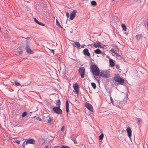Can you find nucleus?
Instances as JSON below:
<instances>
[{
  "instance_id": "45",
  "label": "nucleus",
  "mask_w": 148,
  "mask_h": 148,
  "mask_svg": "<svg viewBox=\"0 0 148 148\" xmlns=\"http://www.w3.org/2000/svg\"><path fill=\"white\" fill-rule=\"evenodd\" d=\"M44 148H49V147L47 146H45Z\"/></svg>"
},
{
  "instance_id": "21",
  "label": "nucleus",
  "mask_w": 148,
  "mask_h": 148,
  "mask_svg": "<svg viewBox=\"0 0 148 148\" xmlns=\"http://www.w3.org/2000/svg\"><path fill=\"white\" fill-rule=\"evenodd\" d=\"M56 25L60 27L61 28L62 27H61V25H60L59 23V22L58 20L57 19H56Z\"/></svg>"
},
{
  "instance_id": "42",
  "label": "nucleus",
  "mask_w": 148,
  "mask_h": 148,
  "mask_svg": "<svg viewBox=\"0 0 148 148\" xmlns=\"http://www.w3.org/2000/svg\"><path fill=\"white\" fill-rule=\"evenodd\" d=\"M23 53V51H18V53L19 54H22Z\"/></svg>"
},
{
  "instance_id": "8",
  "label": "nucleus",
  "mask_w": 148,
  "mask_h": 148,
  "mask_svg": "<svg viewBox=\"0 0 148 148\" xmlns=\"http://www.w3.org/2000/svg\"><path fill=\"white\" fill-rule=\"evenodd\" d=\"M35 143V141L34 140L32 139H27L25 141V145H27L28 144H34Z\"/></svg>"
},
{
  "instance_id": "40",
  "label": "nucleus",
  "mask_w": 148,
  "mask_h": 148,
  "mask_svg": "<svg viewBox=\"0 0 148 148\" xmlns=\"http://www.w3.org/2000/svg\"><path fill=\"white\" fill-rule=\"evenodd\" d=\"M66 15L67 18H68L69 17V13L68 12H67L66 13Z\"/></svg>"
},
{
  "instance_id": "50",
  "label": "nucleus",
  "mask_w": 148,
  "mask_h": 148,
  "mask_svg": "<svg viewBox=\"0 0 148 148\" xmlns=\"http://www.w3.org/2000/svg\"><path fill=\"white\" fill-rule=\"evenodd\" d=\"M147 26H148V22L147 23Z\"/></svg>"
},
{
  "instance_id": "16",
  "label": "nucleus",
  "mask_w": 148,
  "mask_h": 148,
  "mask_svg": "<svg viewBox=\"0 0 148 148\" xmlns=\"http://www.w3.org/2000/svg\"><path fill=\"white\" fill-rule=\"evenodd\" d=\"M142 37V34H138L136 36V38L137 40H138L141 39Z\"/></svg>"
},
{
  "instance_id": "48",
  "label": "nucleus",
  "mask_w": 148,
  "mask_h": 148,
  "mask_svg": "<svg viewBox=\"0 0 148 148\" xmlns=\"http://www.w3.org/2000/svg\"><path fill=\"white\" fill-rule=\"evenodd\" d=\"M60 147V146H56V147Z\"/></svg>"
},
{
  "instance_id": "25",
  "label": "nucleus",
  "mask_w": 148,
  "mask_h": 148,
  "mask_svg": "<svg viewBox=\"0 0 148 148\" xmlns=\"http://www.w3.org/2000/svg\"><path fill=\"white\" fill-rule=\"evenodd\" d=\"M75 45L77 46L78 47H79L80 46V44L79 42H76L75 43Z\"/></svg>"
},
{
  "instance_id": "7",
  "label": "nucleus",
  "mask_w": 148,
  "mask_h": 148,
  "mask_svg": "<svg viewBox=\"0 0 148 148\" xmlns=\"http://www.w3.org/2000/svg\"><path fill=\"white\" fill-rule=\"evenodd\" d=\"M77 10H74L72 12L70 15V19L71 20H72L74 19Z\"/></svg>"
},
{
  "instance_id": "1",
  "label": "nucleus",
  "mask_w": 148,
  "mask_h": 148,
  "mask_svg": "<svg viewBox=\"0 0 148 148\" xmlns=\"http://www.w3.org/2000/svg\"><path fill=\"white\" fill-rule=\"evenodd\" d=\"M90 69L94 75L96 76L99 75L100 71L98 67L95 64H93L90 66Z\"/></svg>"
},
{
  "instance_id": "24",
  "label": "nucleus",
  "mask_w": 148,
  "mask_h": 148,
  "mask_svg": "<svg viewBox=\"0 0 148 148\" xmlns=\"http://www.w3.org/2000/svg\"><path fill=\"white\" fill-rule=\"evenodd\" d=\"M103 134H101L99 137V140H102L103 139Z\"/></svg>"
},
{
  "instance_id": "9",
  "label": "nucleus",
  "mask_w": 148,
  "mask_h": 148,
  "mask_svg": "<svg viewBox=\"0 0 148 148\" xmlns=\"http://www.w3.org/2000/svg\"><path fill=\"white\" fill-rule=\"evenodd\" d=\"M73 87L75 92L77 94L79 92V87L78 84L77 83H76L75 84H74L73 85Z\"/></svg>"
},
{
  "instance_id": "52",
  "label": "nucleus",
  "mask_w": 148,
  "mask_h": 148,
  "mask_svg": "<svg viewBox=\"0 0 148 148\" xmlns=\"http://www.w3.org/2000/svg\"><path fill=\"white\" fill-rule=\"evenodd\" d=\"M1 29V28H0V30Z\"/></svg>"
},
{
  "instance_id": "49",
  "label": "nucleus",
  "mask_w": 148,
  "mask_h": 148,
  "mask_svg": "<svg viewBox=\"0 0 148 148\" xmlns=\"http://www.w3.org/2000/svg\"><path fill=\"white\" fill-rule=\"evenodd\" d=\"M29 37H27V39H29Z\"/></svg>"
},
{
  "instance_id": "11",
  "label": "nucleus",
  "mask_w": 148,
  "mask_h": 148,
  "mask_svg": "<svg viewBox=\"0 0 148 148\" xmlns=\"http://www.w3.org/2000/svg\"><path fill=\"white\" fill-rule=\"evenodd\" d=\"M93 46L95 48L100 47V48H102L103 47V45L100 42L95 43L94 44Z\"/></svg>"
},
{
  "instance_id": "6",
  "label": "nucleus",
  "mask_w": 148,
  "mask_h": 148,
  "mask_svg": "<svg viewBox=\"0 0 148 148\" xmlns=\"http://www.w3.org/2000/svg\"><path fill=\"white\" fill-rule=\"evenodd\" d=\"M85 69L84 67L80 68L79 69V71L82 78H83L84 77L85 73Z\"/></svg>"
},
{
  "instance_id": "34",
  "label": "nucleus",
  "mask_w": 148,
  "mask_h": 148,
  "mask_svg": "<svg viewBox=\"0 0 148 148\" xmlns=\"http://www.w3.org/2000/svg\"><path fill=\"white\" fill-rule=\"evenodd\" d=\"M66 107H69V102L68 100H67L66 101Z\"/></svg>"
},
{
  "instance_id": "15",
  "label": "nucleus",
  "mask_w": 148,
  "mask_h": 148,
  "mask_svg": "<svg viewBox=\"0 0 148 148\" xmlns=\"http://www.w3.org/2000/svg\"><path fill=\"white\" fill-rule=\"evenodd\" d=\"M110 64L111 67H113L114 66V63L113 60L112 59L109 60Z\"/></svg>"
},
{
  "instance_id": "41",
  "label": "nucleus",
  "mask_w": 148,
  "mask_h": 148,
  "mask_svg": "<svg viewBox=\"0 0 148 148\" xmlns=\"http://www.w3.org/2000/svg\"><path fill=\"white\" fill-rule=\"evenodd\" d=\"M73 141L74 144H76L77 143V141H76V139H75V140L74 139V140H73Z\"/></svg>"
},
{
  "instance_id": "37",
  "label": "nucleus",
  "mask_w": 148,
  "mask_h": 148,
  "mask_svg": "<svg viewBox=\"0 0 148 148\" xmlns=\"http://www.w3.org/2000/svg\"><path fill=\"white\" fill-rule=\"evenodd\" d=\"M38 24L41 25H42L43 26H45V25L44 24H43L40 22H39V23H38Z\"/></svg>"
},
{
  "instance_id": "36",
  "label": "nucleus",
  "mask_w": 148,
  "mask_h": 148,
  "mask_svg": "<svg viewBox=\"0 0 148 148\" xmlns=\"http://www.w3.org/2000/svg\"><path fill=\"white\" fill-rule=\"evenodd\" d=\"M35 21L37 24L39 23V22L36 19V18H34Z\"/></svg>"
},
{
  "instance_id": "30",
  "label": "nucleus",
  "mask_w": 148,
  "mask_h": 148,
  "mask_svg": "<svg viewBox=\"0 0 148 148\" xmlns=\"http://www.w3.org/2000/svg\"><path fill=\"white\" fill-rule=\"evenodd\" d=\"M137 122L138 123H140L142 122V120L141 119L138 118L137 119Z\"/></svg>"
},
{
  "instance_id": "47",
  "label": "nucleus",
  "mask_w": 148,
  "mask_h": 148,
  "mask_svg": "<svg viewBox=\"0 0 148 148\" xmlns=\"http://www.w3.org/2000/svg\"><path fill=\"white\" fill-rule=\"evenodd\" d=\"M10 139L11 140H12V139H14V138H10Z\"/></svg>"
},
{
  "instance_id": "19",
  "label": "nucleus",
  "mask_w": 148,
  "mask_h": 148,
  "mask_svg": "<svg viewBox=\"0 0 148 148\" xmlns=\"http://www.w3.org/2000/svg\"><path fill=\"white\" fill-rule=\"evenodd\" d=\"M95 52L96 54H99L101 53V50L99 49H97L95 51Z\"/></svg>"
},
{
  "instance_id": "44",
  "label": "nucleus",
  "mask_w": 148,
  "mask_h": 148,
  "mask_svg": "<svg viewBox=\"0 0 148 148\" xmlns=\"http://www.w3.org/2000/svg\"><path fill=\"white\" fill-rule=\"evenodd\" d=\"M51 52L54 53V50H53V49H51Z\"/></svg>"
},
{
  "instance_id": "13",
  "label": "nucleus",
  "mask_w": 148,
  "mask_h": 148,
  "mask_svg": "<svg viewBox=\"0 0 148 148\" xmlns=\"http://www.w3.org/2000/svg\"><path fill=\"white\" fill-rule=\"evenodd\" d=\"M25 49L28 53L32 54L33 53L31 49L29 46L28 45H27L26 46V47H25Z\"/></svg>"
},
{
  "instance_id": "2",
  "label": "nucleus",
  "mask_w": 148,
  "mask_h": 148,
  "mask_svg": "<svg viewBox=\"0 0 148 148\" xmlns=\"http://www.w3.org/2000/svg\"><path fill=\"white\" fill-rule=\"evenodd\" d=\"M114 79L115 82H118L119 84L122 85L125 82L124 79L120 77L119 74L115 75L114 77Z\"/></svg>"
},
{
  "instance_id": "14",
  "label": "nucleus",
  "mask_w": 148,
  "mask_h": 148,
  "mask_svg": "<svg viewBox=\"0 0 148 148\" xmlns=\"http://www.w3.org/2000/svg\"><path fill=\"white\" fill-rule=\"evenodd\" d=\"M84 53V55L88 56H90V53L88 51V50L87 49H85L83 51Z\"/></svg>"
},
{
  "instance_id": "27",
  "label": "nucleus",
  "mask_w": 148,
  "mask_h": 148,
  "mask_svg": "<svg viewBox=\"0 0 148 148\" xmlns=\"http://www.w3.org/2000/svg\"><path fill=\"white\" fill-rule=\"evenodd\" d=\"M21 142V141L20 140H15V141H13V143H16L17 144H19L20 143V142Z\"/></svg>"
},
{
  "instance_id": "38",
  "label": "nucleus",
  "mask_w": 148,
  "mask_h": 148,
  "mask_svg": "<svg viewBox=\"0 0 148 148\" xmlns=\"http://www.w3.org/2000/svg\"><path fill=\"white\" fill-rule=\"evenodd\" d=\"M115 67L116 69H118L119 68V64L116 65Z\"/></svg>"
},
{
  "instance_id": "32",
  "label": "nucleus",
  "mask_w": 148,
  "mask_h": 148,
  "mask_svg": "<svg viewBox=\"0 0 148 148\" xmlns=\"http://www.w3.org/2000/svg\"><path fill=\"white\" fill-rule=\"evenodd\" d=\"M110 100H111V102L112 103V104L113 105H114V103L113 100L112 99V98L111 97H110Z\"/></svg>"
},
{
  "instance_id": "18",
  "label": "nucleus",
  "mask_w": 148,
  "mask_h": 148,
  "mask_svg": "<svg viewBox=\"0 0 148 148\" xmlns=\"http://www.w3.org/2000/svg\"><path fill=\"white\" fill-rule=\"evenodd\" d=\"M121 27L123 29V30L124 31H125L126 30L127 28H126V26L125 24H121Z\"/></svg>"
},
{
  "instance_id": "43",
  "label": "nucleus",
  "mask_w": 148,
  "mask_h": 148,
  "mask_svg": "<svg viewBox=\"0 0 148 148\" xmlns=\"http://www.w3.org/2000/svg\"><path fill=\"white\" fill-rule=\"evenodd\" d=\"M25 145L24 144V142L22 144V146L23 148H25Z\"/></svg>"
},
{
  "instance_id": "51",
  "label": "nucleus",
  "mask_w": 148,
  "mask_h": 148,
  "mask_svg": "<svg viewBox=\"0 0 148 148\" xmlns=\"http://www.w3.org/2000/svg\"><path fill=\"white\" fill-rule=\"evenodd\" d=\"M115 0H112V1H114Z\"/></svg>"
},
{
  "instance_id": "31",
  "label": "nucleus",
  "mask_w": 148,
  "mask_h": 148,
  "mask_svg": "<svg viewBox=\"0 0 148 148\" xmlns=\"http://www.w3.org/2000/svg\"><path fill=\"white\" fill-rule=\"evenodd\" d=\"M15 84L16 86H19L20 85V84L19 83L17 82L16 81L15 82Z\"/></svg>"
},
{
  "instance_id": "23",
  "label": "nucleus",
  "mask_w": 148,
  "mask_h": 148,
  "mask_svg": "<svg viewBox=\"0 0 148 148\" xmlns=\"http://www.w3.org/2000/svg\"><path fill=\"white\" fill-rule=\"evenodd\" d=\"M92 86L95 89L96 88V85L95 83L92 82L91 84Z\"/></svg>"
},
{
  "instance_id": "29",
  "label": "nucleus",
  "mask_w": 148,
  "mask_h": 148,
  "mask_svg": "<svg viewBox=\"0 0 148 148\" xmlns=\"http://www.w3.org/2000/svg\"><path fill=\"white\" fill-rule=\"evenodd\" d=\"M69 107H66V112H67V116L68 115V112H69Z\"/></svg>"
},
{
  "instance_id": "10",
  "label": "nucleus",
  "mask_w": 148,
  "mask_h": 148,
  "mask_svg": "<svg viewBox=\"0 0 148 148\" xmlns=\"http://www.w3.org/2000/svg\"><path fill=\"white\" fill-rule=\"evenodd\" d=\"M126 130L128 136L130 138L132 136V130L130 127H128L127 128Z\"/></svg>"
},
{
  "instance_id": "17",
  "label": "nucleus",
  "mask_w": 148,
  "mask_h": 148,
  "mask_svg": "<svg viewBox=\"0 0 148 148\" xmlns=\"http://www.w3.org/2000/svg\"><path fill=\"white\" fill-rule=\"evenodd\" d=\"M53 118L52 117H49L48 119H47V122L49 123H50L53 120Z\"/></svg>"
},
{
  "instance_id": "26",
  "label": "nucleus",
  "mask_w": 148,
  "mask_h": 148,
  "mask_svg": "<svg viewBox=\"0 0 148 148\" xmlns=\"http://www.w3.org/2000/svg\"><path fill=\"white\" fill-rule=\"evenodd\" d=\"M27 115V113L25 112H24L22 114V117H24L25 116Z\"/></svg>"
},
{
  "instance_id": "28",
  "label": "nucleus",
  "mask_w": 148,
  "mask_h": 148,
  "mask_svg": "<svg viewBox=\"0 0 148 148\" xmlns=\"http://www.w3.org/2000/svg\"><path fill=\"white\" fill-rule=\"evenodd\" d=\"M110 51L112 53H116V52H115V51H114V49L113 48L111 49L110 50Z\"/></svg>"
},
{
  "instance_id": "46",
  "label": "nucleus",
  "mask_w": 148,
  "mask_h": 148,
  "mask_svg": "<svg viewBox=\"0 0 148 148\" xmlns=\"http://www.w3.org/2000/svg\"><path fill=\"white\" fill-rule=\"evenodd\" d=\"M85 45H82V47H83Z\"/></svg>"
},
{
  "instance_id": "3",
  "label": "nucleus",
  "mask_w": 148,
  "mask_h": 148,
  "mask_svg": "<svg viewBox=\"0 0 148 148\" xmlns=\"http://www.w3.org/2000/svg\"><path fill=\"white\" fill-rule=\"evenodd\" d=\"M99 75L101 76L106 78L109 77L110 76V72L107 71H101Z\"/></svg>"
},
{
  "instance_id": "35",
  "label": "nucleus",
  "mask_w": 148,
  "mask_h": 148,
  "mask_svg": "<svg viewBox=\"0 0 148 148\" xmlns=\"http://www.w3.org/2000/svg\"><path fill=\"white\" fill-rule=\"evenodd\" d=\"M116 55V56L118 57H121V55L119 54L116 52V53H115Z\"/></svg>"
},
{
  "instance_id": "4",
  "label": "nucleus",
  "mask_w": 148,
  "mask_h": 148,
  "mask_svg": "<svg viewBox=\"0 0 148 148\" xmlns=\"http://www.w3.org/2000/svg\"><path fill=\"white\" fill-rule=\"evenodd\" d=\"M124 103L123 102L120 101L118 100H115L114 101V105L118 108H121V107L123 106Z\"/></svg>"
},
{
  "instance_id": "22",
  "label": "nucleus",
  "mask_w": 148,
  "mask_h": 148,
  "mask_svg": "<svg viewBox=\"0 0 148 148\" xmlns=\"http://www.w3.org/2000/svg\"><path fill=\"white\" fill-rule=\"evenodd\" d=\"M91 4L92 5L94 6H95L97 4L96 2L95 1H92L91 2Z\"/></svg>"
},
{
  "instance_id": "12",
  "label": "nucleus",
  "mask_w": 148,
  "mask_h": 148,
  "mask_svg": "<svg viewBox=\"0 0 148 148\" xmlns=\"http://www.w3.org/2000/svg\"><path fill=\"white\" fill-rule=\"evenodd\" d=\"M86 107L90 111H93V108L92 106L88 103H86L85 104Z\"/></svg>"
},
{
  "instance_id": "20",
  "label": "nucleus",
  "mask_w": 148,
  "mask_h": 148,
  "mask_svg": "<svg viewBox=\"0 0 148 148\" xmlns=\"http://www.w3.org/2000/svg\"><path fill=\"white\" fill-rule=\"evenodd\" d=\"M60 100H58L56 101V105L58 107H60Z\"/></svg>"
},
{
  "instance_id": "39",
  "label": "nucleus",
  "mask_w": 148,
  "mask_h": 148,
  "mask_svg": "<svg viewBox=\"0 0 148 148\" xmlns=\"http://www.w3.org/2000/svg\"><path fill=\"white\" fill-rule=\"evenodd\" d=\"M61 148H69V147L66 146H63Z\"/></svg>"
},
{
  "instance_id": "33",
  "label": "nucleus",
  "mask_w": 148,
  "mask_h": 148,
  "mask_svg": "<svg viewBox=\"0 0 148 148\" xmlns=\"http://www.w3.org/2000/svg\"><path fill=\"white\" fill-rule=\"evenodd\" d=\"M65 127L64 125L63 126L61 129V130L62 132H64L65 129Z\"/></svg>"
},
{
  "instance_id": "5",
  "label": "nucleus",
  "mask_w": 148,
  "mask_h": 148,
  "mask_svg": "<svg viewBox=\"0 0 148 148\" xmlns=\"http://www.w3.org/2000/svg\"><path fill=\"white\" fill-rule=\"evenodd\" d=\"M53 111L58 114H61L62 112V110L60 109V107H54L53 108Z\"/></svg>"
}]
</instances>
